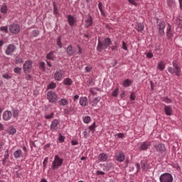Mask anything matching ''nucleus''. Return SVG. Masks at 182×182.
Returning <instances> with one entry per match:
<instances>
[{"instance_id": "28", "label": "nucleus", "mask_w": 182, "mask_h": 182, "mask_svg": "<svg viewBox=\"0 0 182 182\" xmlns=\"http://www.w3.org/2000/svg\"><path fill=\"white\" fill-rule=\"evenodd\" d=\"M166 35L168 36V39H171V38H173V31H171V26L170 25L167 30Z\"/></svg>"}, {"instance_id": "9", "label": "nucleus", "mask_w": 182, "mask_h": 182, "mask_svg": "<svg viewBox=\"0 0 182 182\" xmlns=\"http://www.w3.org/2000/svg\"><path fill=\"white\" fill-rule=\"evenodd\" d=\"M12 117V112L11 111H4L3 113V119L5 122H8V120H11V118Z\"/></svg>"}, {"instance_id": "46", "label": "nucleus", "mask_w": 182, "mask_h": 182, "mask_svg": "<svg viewBox=\"0 0 182 182\" xmlns=\"http://www.w3.org/2000/svg\"><path fill=\"white\" fill-rule=\"evenodd\" d=\"M60 143H63L65 141V136L62 135V134L59 133V137H58Z\"/></svg>"}, {"instance_id": "35", "label": "nucleus", "mask_w": 182, "mask_h": 182, "mask_svg": "<svg viewBox=\"0 0 182 182\" xmlns=\"http://www.w3.org/2000/svg\"><path fill=\"white\" fill-rule=\"evenodd\" d=\"M59 102L60 105H61L62 106H66V105L69 103V102H68V100L66 99H61Z\"/></svg>"}, {"instance_id": "64", "label": "nucleus", "mask_w": 182, "mask_h": 182, "mask_svg": "<svg viewBox=\"0 0 182 182\" xmlns=\"http://www.w3.org/2000/svg\"><path fill=\"white\" fill-rule=\"evenodd\" d=\"M136 167L137 173H139V171H140V164H136Z\"/></svg>"}, {"instance_id": "15", "label": "nucleus", "mask_w": 182, "mask_h": 182, "mask_svg": "<svg viewBox=\"0 0 182 182\" xmlns=\"http://www.w3.org/2000/svg\"><path fill=\"white\" fill-rule=\"evenodd\" d=\"M110 45H112V40L110 39V38H105V40H104L105 49H107V48H109V46H110Z\"/></svg>"}, {"instance_id": "57", "label": "nucleus", "mask_w": 182, "mask_h": 182, "mask_svg": "<svg viewBox=\"0 0 182 182\" xmlns=\"http://www.w3.org/2000/svg\"><path fill=\"white\" fill-rule=\"evenodd\" d=\"M71 144L72 146H77V144H79V142L77 140H72Z\"/></svg>"}, {"instance_id": "56", "label": "nucleus", "mask_w": 182, "mask_h": 182, "mask_svg": "<svg viewBox=\"0 0 182 182\" xmlns=\"http://www.w3.org/2000/svg\"><path fill=\"white\" fill-rule=\"evenodd\" d=\"M122 49H124V50H127V46L124 41L122 42Z\"/></svg>"}, {"instance_id": "36", "label": "nucleus", "mask_w": 182, "mask_h": 182, "mask_svg": "<svg viewBox=\"0 0 182 182\" xmlns=\"http://www.w3.org/2000/svg\"><path fill=\"white\" fill-rule=\"evenodd\" d=\"M57 45L59 48H62V36H58L57 38Z\"/></svg>"}, {"instance_id": "39", "label": "nucleus", "mask_w": 182, "mask_h": 182, "mask_svg": "<svg viewBox=\"0 0 182 182\" xmlns=\"http://www.w3.org/2000/svg\"><path fill=\"white\" fill-rule=\"evenodd\" d=\"M39 33H41V32L39 31V30H33L31 33V35L34 37L36 38V36H38L39 35Z\"/></svg>"}, {"instance_id": "4", "label": "nucleus", "mask_w": 182, "mask_h": 182, "mask_svg": "<svg viewBox=\"0 0 182 182\" xmlns=\"http://www.w3.org/2000/svg\"><path fill=\"white\" fill-rule=\"evenodd\" d=\"M154 149H156V151L158 153H160V154H166L167 153V150L166 149V145L164 144H157L154 146Z\"/></svg>"}, {"instance_id": "58", "label": "nucleus", "mask_w": 182, "mask_h": 182, "mask_svg": "<svg viewBox=\"0 0 182 182\" xmlns=\"http://www.w3.org/2000/svg\"><path fill=\"white\" fill-rule=\"evenodd\" d=\"M141 164L142 170H146V163H144V161H141Z\"/></svg>"}, {"instance_id": "12", "label": "nucleus", "mask_w": 182, "mask_h": 182, "mask_svg": "<svg viewBox=\"0 0 182 182\" xmlns=\"http://www.w3.org/2000/svg\"><path fill=\"white\" fill-rule=\"evenodd\" d=\"M93 25V18L90 14H88V18L85 21V28H89V26H92Z\"/></svg>"}, {"instance_id": "37", "label": "nucleus", "mask_w": 182, "mask_h": 182, "mask_svg": "<svg viewBox=\"0 0 182 182\" xmlns=\"http://www.w3.org/2000/svg\"><path fill=\"white\" fill-rule=\"evenodd\" d=\"M98 8L102 14V15H105V11H103V4L102 2H99L98 4Z\"/></svg>"}, {"instance_id": "41", "label": "nucleus", "mask_w": 182, "mask_h": 182, "mask_svg": "<svg viewBox=\"0 0 182 182\" xmlns=\"http://www.w3.org/2000/svg\"><path fill=\"white\" fill-rule=\"evenodd\" d=\"M181 22H182L181 18H176L175 23H176V25H177L179 28H181V26H182Z\"/></svg>"}, {"instance_id": "53", "label": "nucleus", "mask_w": 182, "mask_h": 182, "mask_svg": "<svg viewBox=\"0 0 182 182\" xmlns=\"http://www.w3.org/2000/svg\"><path fill=\"white\" fill-rule=\"evenodd\" d=\"M129 99H131V100H136V96L134 95V92L131 93Z\"/></svg>"}, {"instance_id": "8", "label": "nucleus", "mask_w": 182, "mask_h": 182, "mask_svg": "<svg viewBox=\"0 0 182 182\" xmlns=\"http://www.w3.org/2000/svg\"><path fill=\"white\" fill-rule=\"evenodd\" d=\"M169 73H171V75H176L178 77L181 76V68H171L170 67L168 68Z\"/></svg>"}, {"instance_id": "48", "label": "nucleus", "mask_w": 182, "mask_h": 182, "mask_svg": "<svg viewBox=\"0 0 182 182\" xmlns=\"http://www.w3.org/2000/svg\"><path fill=\"white\" fill-rule=\"evenodd\" d=\"M173 68H176V69H181L180 66H178V63L176 61V60L173 61Z\"/></svg>"}, {"instance_id": "17", "label": "nucleus", "mask_w": 182, "mask_h": 182, "mask_svg": "<svg viewBox=\"0 0 182 182\" xmlns=\"http://www.w3.org/2000/svg\"><path fill=\"white\" fill-rule=\"evenodd\" d=\"M164 112L167 116H171V114H173V109L170 106H165Z\"/></svg>"}, {"instance_id": "49", "label": "nucleus", "mask_w": 182, "mask_h": 182, "mask_svg": "<svg viewBox=\"0 0 182 182\" xmlns=\"http://www.w3.org/2000/svg\"><path fill=\"white\" fill-rule=\"evenodd\" d=\"M0 31H1V32H5V33H8V27L7 26H1L0 28Z\"/></svg>"}, {"instance_id": "32", "label": "nucleus", "mask_w": 182, "mask_h": 182, "mask_svg": "<svg viewBox=\"0 0 182 182\" xmlns=\"http://www.w3.org/2000/svg\"><path fill=\"white\" fill-rule=\"evenodd\" d=\"M15 63H16V65H19L21 63H23V60L22 59V58L16 56Z\"/></svg>"}, {"instance_id": "22", "label": "nucleus", "mask_w": 182, "mask_h": 182, "mask_svg": "<svg viewBox=\"0 0 182 182\" xmlns=\"http://www.w3.org/2000/svg\"><path fill=\"white\" fill-rule=\"evenodd\" d=\"M166 68V63L163 61H160L159 63H158V66H157V69L158 70H161V71H163L164 70V68Z\"/></svg>"}, {"instance_id": "14", "label": "nucleus", "mask_w": 182, "mask_h": 182, "mask_svg": "<svg viewBox=\"0 0 182 182\" xmlns=\"http://www.w3.org/2000/svg\"><path fill=\"white\" fill-rule=\"evenodd\" d=\"M100 102V99H99V97H94L90 100V105H91L93 107L97 106V103H99Z\"/></svg>"}, {"instance_id": "54", "label": "nucleus", "mask_w": 182, "mask_h": 182, "mask_svg": "<svg viewBox=\"0 0 182 182\" xmlns=\"http://www.w3.org/2000/svg\"><path fill=\"white\" fill-rule=\"evenodd\" d=\"M4 146H5V143L4 141H0V153L2 151V149H4Z\"/></svg>"}, {"instance_id": "11", "label": "nucleus", "mask_w": 182, "mask_h": 182, "mask_svg": "<svg viewBox=\"0 0 182 182\" xmlns=\"http://www.w3.org/2000/svg\"><path fill=\"white\" fill-rule=\"evenodd\" d=\"M68 22L70 26H75V23H76V19L72 15H68L67 16Z\"/></svg>"}, {"instance_id": "44", "label": "nucleus", "mask_w": 182, "mask_h": 182, "mask_svg": "<svg viewBox=\"0 0 182 182\" xmlns=\"http://www.w3.org/2000/svg\"><path fill=\"white\" fill-rule=\"evenodd\" d=\"M21 70H22V68H19V67H16V68H15L14 70V73H17V75L21 74Z\"/></svg>"}, {"instance_id": "23", "label": "nucleus", "mask_w": 182, "mask_h": 182, "mask_svg": "<svg viewBox=\"0 0 182 182\" xmlns=\"http://www.w3.org/2000/svg\"><path fill=\"white\" fill-rule=\"evenodd\" d=\"M132 83H133L132 80L127 79L123 81L122 86H124V87H129V86H131Z\"/></svg>"}, {"instance_id": "33", "label": "nucleus", "mask_w": 182, "mask_h": 182, "mask_svg": "<svg viewBox=\"0 0 182 182\" xmlns=\"http://www.w3.org/2000/svg\"><path fill=\"white\" fill-rule=\"evenodd\" d=\"M1 14H6V12H8V6L3 5L1 8Z\"/></svg>"}, {"instance_id": "13", "label": "nucleus", "mask_w": 182, "mask_h": 182, "mask_svg": "<svg viewBox=\"0 0 182 182\" xmlns=\"http://www.w3.org/2000/svg\"><path fill=\"white\" fill-rule=\"evenodd\" d=\"M105 49V43L100 41V38H98V45L97 46V50L98 52H102Z\"/></svg>"}, {"instance_id": "29", "label": "nucleus", "mask_w": 182, "mask_h": 182, "mask_svg": "<svg viewBox=\"0 0 182 182\" xmlns=\"http://www.w3.org/2000/svg\"><path fill=\"white\" fill-rule=\"evenodd\" d=\"M53 14L55 15H58L59 14V11L58 10V5L56 4V2L53 1Z\"/></svg>"}, {"instance_id": "40", "label": "nucleus", "mask_w": 182, "mask_h": 182, "mask_svg": "<svg viewBox=\"0 0 182 182\" xmlns=\"http://www.w3.org/2000/svg\"><path fill=\"white\" fill-rule=\"evenodd\" d=\"M112 95L114 97H117V96L119 95V88H116L112 93Z\"/></svg>"}, {"instance_id": "7", "label": "nucleus", "mask_w": 182, "mask_h": 182, "mask_svg": "<svg viewBox=\"0 0 182 182\" xmlns=\"http://www.w3.org/2000/svg\"><path fill=\"white\" fill-rule=\"evenodd\" d=\"M16 50V46H15L14 44H9L5 50V53L6 55H12V53H14V52Z\"/></svg>"}, {"instance_id": "42", "label": "nucleus", "mask_w": 182, "mask_h": 182, "mask_svg": "<svg viewBox=\"0 0 182 182\" xmlns=\"http://www.w3.org/2000/svg\"><path fill=\"white\" fill-rule=\"evenodd\" d=\"M56 87V83L55 82H50L48 85V89H55Z\"/></svg>"}, {"instance_id": "19", "label": "nucleus", "mask_w": 182, "mask_h": 182, "mask_svg": "<svg viewBox=\"0 0 182 182\" xmlns=\"http://www.w3.org/2000/svg\"><path fill=\"white\" fill-rule=\"evenodd\" d=\"M135 28L138 32H142V31H144V25L143 23H136Z\"/></svg>"}, {"instance_id": "34", "label": "nucleus", "mask_w": 182, "mask_h": 182, "mask_svg": "<svg viewBox=\"0 0 182 182\" xmlns=\"http://www.w3.org/2000/svg\"><path fill=\"white\" fill-rule=\"evenodd\" d=\"M89 129L90 130V132H92V133H95V129H96V122H94L92 125H90L89 127Z\"/></svg>"}, {"instance_id": "52", "label": "nucleus", "mask_w": 182, "mask_h": 182, "mask_svg": "<svg viewBox=\"0 0 182 182\" xmlns=\"http://www.w3.org/2000/svg\"><path fill=\"white\" fill-rule=\"evenodd\" d=\"M159 33L161 36H164L165 35L164 29H159Z\"/></svg>"}, {"instance_id": "18", "label": "nucleus", "mask_w": 182, "mask_h": 182, "mask_svg": "<svg viewBox=\"0 0 182 182\" xmlns=\"http://www.w3.org/2000/svg\"><path fill=\"white\" fill-rule=\"evenodd\" d=\"M58 124H59V121L58 119H54L50 125L51 130H56L58 129Z\"/></svg>"}, {"instance_id": "43", "label": "nucleus", "mask_w": 182, "mask_h": 182, "mask_svg": "<svg viewBox=\"0 0 182 182\" xmlns=\"http://www.w3.org/2000/svg\"><path fill=\"white\" fill-rule=\"evenodd\" d=\"M166 28V23L164 21H161L159 24V29H164Z\"/></svg>"}, {"instance_id": "6", "label": "nucleus", "mask_w": 182, "mask_h": 182, "mask_svg": "<svg viewBox=\"0 0 182 182\" xmlns=\"http://www.w3.org/2000/svg\"><path fill=\"white\" fill-rule=\"evenodd\" d=\"M9 31L11 33H14L17 35L19 32H21V26L19 24L14 23L9 26Z\"/></svg>"}, {"instance_id": "63", "label": "nucleus", "mask_w": 182, "mask_h": 182, "mask_svg": "<svg viewBox=\"0 0 182 182\" xmlns=\"http://www.w3.org/2000/svg\"><path fill=\"white\" fill-rule=\"evenodd\" d=\"M77 49H78V55H82V47L80 46H77Z\"/></svg>"}, {"instance_id": "50", "label": "nucleus", "mask_w": 182, "mask_h": 182, "mask_svg": "<svg viewBox=\"0 0 182 182\" xmlns=\"http://www.w3.org/2000/svg\"><path fill=\"white\" fill-rule=\"evenodd\" d=\"M54 114H55L53 112H51L50 115H45V119L49 120V119H52V117H53Z\"/></svg>"}, {"instance_id": "38", "label": "nucleus", "mask_w": 182, "mask_h": 182, "mask_svg": "<svg viewBox=\"0 0 182 182\" xmlns=\"http://www.w3.org/2000/svg\"><path fill=\"white\" fill-rule=\"evenodd\" d=\"M39 66L41 69L43 70V72H46V67L45 66V62H41L39 63Z\"/></svg>"}, {"instance_id": "55", "label": "nucleus", "mask_w": 182, "mask_h": 182, "mask_svg": "<svg viewBox=\"0 0 182 182\" xmlns=\"http://www.w3.org/2000/svg\"><path fill=\"white\" fill-rule=\"evenodd\" d=\"M173 2H174V1H173V0H168V1H167L168 6H173Z\"/></svg>"}, {"instance_id": "62", "label": "nucleus", "mask_w": 182, "mask_h": 182, "mask_svg": "<svg viewBox=\"0 0 182 182\" xmlns=\"http://www.w3.org/2000/svg\"><path fill=\"white\" fill-rule=\"evenodd\" d=\"M97 176H105V172L102 171H97Z\"/></svg>"}, {"instance_id": "61", "label": "nucleus", "mask_w": 182, "mask_h": 182, "mask_svg": "<svg viewBox=\"0 0 182 182\" xmlns=\"http://www.w3.org/2000/svg\"><path fill=\"white\" fill-rule=\"evenodd\" d=\"M146 58H148V59H151V58H153V53H146Z\"/></svg>"}, {"instance_id": "27", "label": "nucleus", "mask_w": 182, "mask_h": 182, "mask_svg": "<svg viewBox=\"0 0 182 182\" xmlns=\"http://www.w3.org/2000/svg\"><path fill=\"white\" fill-rule=\"evenodd\" d=\"M55 53H56L55 51H50L47 54L46 58L48 59V60H55V58L52 56V55Z\"/></svg>"}, {"instance_id": "1", "label": "nucleus", "mask_w": 182, "mask_h": 182, "mask_svg": "<svg viewBox=\"0 0 182 182\" xmlns=\"http://www.w3.org/2000/svg\"><path fill=\"white\" fill-rule=\"evenodd\" d=\"M47 99L50 103H57L59 100V97L53 91H48L47 92Z\"/></svg>"}, {"instance_id": "16", "label": "nucleus", "mask_w": 182, "mask_h": 182, "mask_svg": "<svg viewBox=\"0 0 182 182\" xmlns=\"http://www.w3.org/2000/svg\"><path fill=\"white\" fill-rule=\"evenodd\" d=\"M66 50L68 56H73L76 52L73 50V47H72V46H68Z\"/></svg>"}, {"instance_id": "60", "label": "nucleus", "mask_w": 182, "mask_h": 182, "mask_svg": "<svg viewBox=\"0 0 182 182\" xmlns=\"http://www.w3.org/2000/svg\"><path fill=\"white\" fill-rule=\"evenodd\" d=\"M114 43L115 45L111 47L112 50H116V49H117V43L115 42Z\"/></svg>"}, {"instance_id": "24", "label": "nucleus", "mask_w": 182, "mask_h": 182, "mask_svg": "<svg viewBox=\"0 0 182 182\" xmlns=\"http://www.w3.org/2000/svg\"><path fill=\"white\" fill-rule=\"evenodd\" d=\"M73 83V81L70 78H65L63 80V85H65V86H72Z\"/></svg>"}, {"instance_id": "51", "label": "nucleus", "mask_w": 182, "mask_h": 182, "mask_svg": "<svg viewBox=\"0 0 182 182\" xmlns=\"http://www.w3.org/2000/svg\"><path fill=\"white\" fill-rule=\"evenodd\" d=\"M2 77H4V79H12V76L9 75V74H6V73L3 75Z\"/></svg>"}, {"instance_id": "3", "label": "nucleus", "mask_w": 182, "mask_h": 182, "mask_svg": "<svg viewBox=\"0 0 182 182\" xmlns=\"http://www.w3.org/2000/svg\"><path fill=\"white\" fill-rule=\"evenodd\" d=\"M160 182H173V175L170 173H162L159 177Z\"/></svg>"}, {"instance_id": "2", "label": "nucleus", "mask_w": 182, "mask_h": 182, "mask_svg": "<svg viewBox=\"0 0 182 182\" xmlns=\"http://www.w3.org/2000/svg\"><path fill=\"white\" fill-rule=\"evenodd\" d=\"M63 164V159H60V158H59V156L55 155V160L53 161L52 164L53 170H58V168H59V167H60V166H62Z\"/></svg>"}, {"instance_id": "31", "label": "nucleus", "mask_w": 182, "mask_h": 182, "mask_svg": "<svg viewBox=\"0 0 182 182\" xmlns=\"http://www.w3.org/2000/svg\"><path fill=\"white\" fill-rule=\"evenodd\" d=\"M8 132L9 133V134H12V136H14V134L16 133V129H15L14 127H9V128L8 129Z\"/></svg>"}, {"instance_id": "20", "label": "nucleus", "mask_w": 182, "mask_h": 182, "mask_svg": "<svg viewBox=\"0 0 182 182\" xmlns=\"http://www.w3.org/2000/svg\"><path fill=\"white\" fill-rule=\"evenodd\" d=\"M62 77H63V74H62V73L60 72H56L54 74V79H55V80H58V82L62 80Z\"/></svg>"}, {"instance_id": "47", "label": "nucleus", "mask_w": 182, "mask_h": 182, "mask_svg": "<svg viewBox=\"0 0 182 182\" xmlns=\"http://www.w3.org/2000/svg\"><path fill=\"white\" fill-rule=\"evenodd\" d=\"M91 120V118L90 116H86L85 117V118L83 119V122L84 123H86L87 124V123H89Z\"/></svg>"}, {"instance_id": "21", "label": "nucleus", "mask_w": 182, "mask_h": 182, "mask_svg": "<svg viewBox=\"0 0 182 182\" xmlns=\"http://www.w3.org/2000/svg\"><path fill=\"white\" fill-rule=\"evenodd\" d=\"M80 105L81 106H87V97H82L80 98Z\"/></svg>"}, {"instance_id": "25", "label": "nucleus", "mask_w": 182, "mask_h": 182, "mask_svg": "<svg viewBox=\"0 0 182 182\" xmlns=\"http://www.w3.org/2000/svg\"><path fill=\"white\" fill-rule=\"evenodd\" d=\"M14 156L15 159H19L20 157H23L22 156V150L18 149L14 153Z\"/></svg>"}, {"instance_id": "26", "label": "nucleus", "mask_w": 182, "mask_h": 182, "mask_svg": "<svg viewBox=\"0 0 182 182\" xmlns=\"http://www.w3.org/2000/svg\"><path fill=\"white\" fill-rule=\"evenodd\" d=\"M149 146H150V143L143 142L140 146V150H147Z\"/></svg>"}, {"instance_id": "59", "label": "nucleus", "mask_w": 182, "mask_h": 182, "mask_svg": "<svg viewBox=\"0 0 182 182\" xmlns=\"http://www.w3.org/2000/svg\"><path fill=\"white\" fill-rule=\"evenodd\" d=\"M130 4H132V5H135V6H137V2H136V0H128Z\"/></svg>"}, {"instance_id": "45", "label": "nucleus", "mask_w": 182, "mask_h": 182, "mask_svg": "<svg viewBox=\"0 0 182 182\" xmlns=\"http://www.w3.org/2000/svg\"><path fill=\"white\" fill-rule=\"evenodd\" d=\"M12 112L14 117H18V116H19V112H18V109H13Z\"/></svg>"}, {"instance_id": "30", "label": "nucleus", "mask_w": 182, "mask_h": 182, "mask_svg": "<svg viewBox=\"0 0 182 182\" xmlns=\"http://www.w3.org/2000/svg\"><path fill=\"white\" fill-rule=\"evenodd\" d=\"M100 157V160H101V161H106V160H107V154H100L99 155Z\"/></svg>"}, {"instance_id": "5", "label": "nucleus", "mask_w": 182, "mask_h": 182, "mask_svg": "<svg viewBox=\"0 0 182 182\" xmlns=\"http://www.w3.org/2000/svg\"><path fill=\"white\" fill-rule=\"evenodd\" d=\"M32 65H33V62L32 60H26L23 65V70L24 73H31V70H32Z\"/></svg>"}, {"instance_id": "10", "label": "nucleus", "mask_w": 182, "mask_h": 182, "mask_svg": "<svg viewBox=\"0 0 182 182\" xmlns=\"http://www.w3.org/2000/svg\"><path fill=\"white\" fill-rule=\"evenodd\" d=\"M126 159V155H124V153L123 151L119 152L117 155H115V159L117 161H124V159Z\"/></svg>"}]
</instances>
